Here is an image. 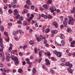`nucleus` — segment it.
<instances>
[{
  "label": "nucleus",
  "mask_w": 75,
  "mask_h": 75,
  "mask_svg": "<svg viewBox=\"0 0 75 75\" xmlns=\"http://www.w3.org/2000/svg\"><path fill=\"white\" fill-rule=\"evenodd\" d=\"M68 18L69 19L68 22V24H69L73 25V24H74V18L70 16H68Z\"/></svg>",
  "instance_id": "f257e3e1"
},
{
  "label": "nucleus",
  "mask_w": 75,
  "mask_h": 75,
  "mask_svg": "<svg viewBox=\"0 0 75 75\" xmlns=\"http://www.w3.org/2000/svg\"><path fill=\"white\" fill-rule=\"evenodd\" d=\"M18 59L16 57H14V59L13 60L15 61V64L16 65H18V64L19 63V62Z\"/></svg>",
  "instance_id": "f03ea898"
},
{
  "label": "nucleus",
  "mask_w": 75,
  "mask_h": 75,
  "mask_svg": "<svg viewBox=\"0 0 75 75\" xmlns=\"http://www.w3.org/2000/svg\"><path fill=\"white\" fill-rule=\"evenodd\" d=\"M67 21H68V18H65L64 20L63 21V24H64L65 27H66L67 25Z\"/></svg>",
  "instance_id": "7ed1b4c3"
},
{
  "label": "nucleus",
  "mask_w": 75,
  "mask_h": 75,
  "mask_svg": "<svg viewBox=\"0 0 75 75\" xmlns=\"http://www.w3.org/2000/svg\"><path fill=\"white\" fill-rule=\"evenodd\" d=\"M3 40L2 38H0V45L1 48L2 49L4 48L3 46Z\"/></svg>",
  "instance_id": "20e7f679"
},
{
  "label": "nucleus",
  "mask_w": 75,
  "mask_h": 75,
  "mask_svg": "<svg viewBox=\"0 0 75 75\" xmlns=\"http://www.w3.org/2000/svg\"><path fill=\"white\" fill-rule=\"evenodd\" d=\"M62 54V53L61 52H58L57 53V57H61V54Z\"/></svg>",
  "instance_id": "39448f33"
},
{
  "label": "nucleus",
  "mask_w": 75,
  "mask_h": 75,
  "mask_svg": "<svg viewBox=\"0 0 75 75\" xmlns=\"http://www.w3.org/2000/svg\"><path fill=\"white\" fill-rule=\"evenodd\" d=\"M14 12V13H13L14 15H17L18 14V10L17 9H15Z\"/></svg>",
  "instance_id": "423d86ee"
},
{
  "label": "nucleus",
  "mask_w": 75,
  "mask_h": 75,
  "mask_svg": "<svg viewBox=\"0 0 75 75\" xmlns=\"http://www.w3.org/2000/svg\"><path fill=\"white\" fill-rule=\"evenodd\" d=\"M45 62H47L45 64L46 65H50V63L49 62V60L48 59H47L45 60Z\"/></svg>",
  "instance_id": "0eeeda50"
},
{
  "label": "nucleus",
  "mask_w": 75,
  "mask_h": 75,
  "mask_svg": "<svg viewBox=\"0 0 75 75\" xmlns=\"http://www.w3.org/2000/svg\"><path fill=\"white\" fill-rule=\"evenodd\" d=\"M51 33H53V34H57V33H58V31L57 30H52L51 31Z\"/></svg>",
  "instance_id": "6e6552de"
},
{
  "label": "nucleus",
  "mask_w": 75,
  "mask_h": 75,
  "mask_svg": "<svg viewBox=\"0 0 75 75\" xmlns=\"http://www.w3.org/2000/svg\"><path fill=\"white\" fill-rule=\"evenodd\" d=\"M53 25H55L56 28H58V24H57V23L56 22H53Z\"/></svg>",
  "instance_id": "1a4fd4ad"
},
{
  "label": "nucleus",
  "mask_w": 75,
  "mask_h": 75,
  "mask_svg": "<svg viewBox=\"0 0 75 75\" xmlns=\"http://www.w3.org/2000/svg\"><path fill=\"white\" fill-rule=\"evenodd\" d=\"M0 27L1 31L2 32H4V27H3V26H1Z\"/></svg>",
  "instance_id": "9d476101"
},
{
  "label": "nucleus",
  "mask_w": 75,
  "mask_h": 75,
  "mask_svg": "<svg viewBox=\"0 0 75 75\" xmlns=\"http://www.w3.org/2000/svg\"><path fill=\"white\" fill-rule=\"evenodd\" d=\"M8 57H9L10 58H11L12 60L14 59V58H13V57H14V56H13V55H12V54H11V55H9Z\"/></svg>",
  "instance_id": "9b49d317"
},
{
  "label": "nucleus",
  "mask_w": 75,
  "mask_h": 75,
  "mask_svg": "<svg viewBox=\"0 0 75 75\" xmlns=\"http://www.w3.org/2000/svg\"><path fill=\"white\" fill-rule=\"evenodd\" d=\"M11 6L12 7H13V8H16V4H15V3L14 2H12L11 3Z\"/></svg>",
  "instance_id": "f8f14e48"
},
{
  "label": "nucleus",
  "mask_w": 75,
  "mask_h": 75,
  "mask_svg": "<svg viewBox=\"0 0 75 75\" xmlns=\"http://www.w3.org/2000/svg\"><path fill=\"white\" fill-rule=\"evenodd\" d=\"M54 8L55 9L54 11H56V8H55V7H51L50 8V10H54Z\"/></svg>",
  "instance_id": "ddd939ff"
},
{
  "label": "nucleus",
  "mask_w": 75,
  "mask_h": 75,
  "mask_svg": "<svg viewBox=\"0 0 75 75\" xmlns=\"http://www.w3.org/2000/svg\"><path fill=\"white\" fill-rule=\"evenodd\" d=\"M50 31V29L49 28H47L45 30V32L46 33H48Z\"/></svg>",
  "instance_id": "4468645a"
},
{
  "label": "nucleus",
  "mask_w": 75,
  "mask_h": 75,
  "mask_svg": "<svg viewBox=\"0 0 75 75\" xmlns=\"http://www.w3.org/2000/svg\"><path fill=\"white\" fill-rule=\"evenodd\" d=\"M52 2V1L51 0H48L47 2V4H51Z\"/></svg>",
  "instance_id": "2eb2a0df"
},
{
  "label": "nucleus",
  "mask_w": 75,
  "mask_h": 75,
  "mask_svg": "<svg viewBox=\"0 0 75 75\" xmlns=\"http://www.w3.org/2000/svg\"><path fill=\"white\" fill-rule=\"evenodd\" d=\"M26 4H29V5H31V1L30 0H28L26 2Z\"/></svg>",
  "instance_id": "dca6fc26"
},
{
  "label": "nucleus",
  "mask_w": 75,
  "mask_h": 75,
  "mask_svg": "<svg viewBox=\"0 0 75 75\" xmlns=\"http://www.w3.org/2000/svg\"><path fill=\"white\" fill-rule=\"evenodd\" d=\"M50 71L52 74H55V71L52 69H50Z\"/></svg>",
  "instance_id": "f3484780"
},
{
  "label": "nucleus",
  "mask_w": 75,
  "mask_h": 75,
  "mask_svg": "<svg viewBox=\"0 0 75 75\" xmlns=\"http://www.w3.org/2000/svg\"><path fill=\"white\" fill-rule=\"evenodd\" d=\"M71 12L72 13H75V7H74L73 10H71Z\"/></svg>",
  "instance_id": "a211bd4d"
},
{
  "label": "nucleus",
  "mask_w": 75,
  "mask_h": 75,
  "mask_svg": "<svg viewBox=\"0 0 75 75\" xmlns=\"http://www.w3.org/2000/svg\"><path fill=\"white\" fill-rule=\"evenodd\" d=\"M67 70L70 74H72V72H71V68L70 67L68 68Z\"/></svg>",
  "instance_id": "6ab92c4d"
},
{
  "label": "nucleus",
  "mask_w": 75,
  "mask_h": 75,
  "mask_svg": "<svg viewBox=\"0 0 75 75\" xmlns=\"http://www.w3.org/2000/svg\"><path fill=\"white\" fill-rule=\"evenodd\" d=\"M43 7L45 8V9H46V10H47L48 9V8L47 7V5L46 4H44V5H43Z\"/></svg>",
  "instance_id": "aec40b11"
},
{
  "label": "nucleus",
  "mask_w": 75,
  "mask_h": 75,
  "mask_svg": "<svg viewBox=\"0 0 75 75\" xmlns=\"http://www.w3.org/2000/svg\"><path fill=\"white\" fill-rule=\"evenodd\" d=\"M60 38H61V39H64V38H65V36L64 35L62 34H61Z\"/></svg>",
  "instance_id": "412c9836"
},
{
  "label": "nucleus",
  "mask_w": 75,
  "mask_h": 75,
  "mask_svg": "<svg viewBox=\"0 0 75 75\" xmlns=\"http://www.w3.org/2000/svg\"><path fill=\"white\" fill-rule=\"evenodd\" d=\"M67 33H69L71 32V29L69 28L67 29Z\"/></svg>",
  "instance_id": "4be33fe9"
},
{
  "label": "nucleus",
  "mask_w": 75,
  "mask_h": 75,
  "mask_svg": "<svg viewBox=\"0 0 75 75\" xmlns=\"http://www.w3.org/2000/svg\"><path fill=\"white\" fill-rule=\"evenodd\" d=\"M29 43L31 45H33V44H34V42L33 41L31 40L30 41Z\"/></svg>",
  "instance_id": "5701e85b"
},
{
  "label": "nucleus",
  "mask_w": 75,
  "mask_h": 75,
  "mask_svg": "<svg viewBox=\"0 0 75 75\" xmlns=\"http://www.w3.org/2000/svg\"><path fill=\"white\" fill-rule=\"evenodd\" d=\"M10 58L8 56H7L6 57V60L7 61H10Z\"/></svg>",
  "instance_id": "b1692460"
},
{
  "label": "nucleus",
  "mask_w": 75,
  "mask_h": 75,
  "mask_svg": "<svg viewBox=\"0 0 75 75\" xmlns=\"http://www.w3.org/2000/svg\"><path fill=\"white\" fill-rule=\"evenodd\" d=\"M47 55H48V57H50V56H51V53H50V52L47 51Z\"/></svg>",
  "instance_id": "393cba45"
},
{
  "label": "nucleus",
  "mask_w": 75,
  "mask_h": 75,
  "mask_svg": "<svg viewBox=\"0 0 75 75\" xmlns=\"http://www.w3.org/2000/svg\"><path fill=\"white\" fill-rule=\"evenodd\" d=\"M33 73H36V69H35V68H34L33 69Z\"/></svg>",
  "instance_id": "a878e982"
},
{
  "label": "nucleus",
  "mask_w": 75,
  "mask_h": 75,
  "mask_svg": "<svg viewBox=\"0 0 75 75\" xmlns=\"http://www.w3.org/2000/svg\"><path fill=\"white\" fill-rule=\"evenodd\" d=\"M36 23V21H34L33 20H32L31 22V24H34V23Z\"/></svg>",
  "instance_id": "bb28decb"
},
{
  "label": "nucleus",
  "mask_w": 75,
  "mask_h": 75,
  "mask_svg": "<svg viewBox=\"0 0 75 75\" xmlns=\"http://www.w3.org/2000/svg\"><path fill=\"white\" fill-rule=\"evenodd\" d=\"M4 52H2L1 53H0V57H1V56H3V57H4Z\"/></svg>",
  "instance_id": "cd10ccee"
},
{
  "label": "nucleus",
  "mask_w": 75,
  "mask_h": 75,
  "mask_svg": "<svg viewBox=\"0 0 75 75\" xmlns=\"http://www.w3.org/2000/svg\"><path fill=\"white\" fill-rule=\"evenodd\" d=\"M18 72L19 73H22L23 72V70L21 69H19L18 70Z\"/></svg>",
  "instance_id": "c85d7f7f"
},
{
  "label": "nucleus",
  "mask_w": 75,
  "mask_h": 75,
  "mask_svg": "<svg viewBox=\"0 0 75 75\" xmlns=\"http://www.w3.org/2000/svg\"><path fill=\"white\" fill-rule=\"evenodd\" d=\"M27 63L29 65L30 67H31V64H32V63L30 62L29 61H27Z\"/></svg>",
  "instance_id": "c756f323"
},
{
  "label": "nucleus",
  "mask_w": 75,
  "mask_h": 75,
  "mask_svg": "<svg viewBox=\"0 0 75 75\" xmlns=\"http://www.w3.org/2000/svg\"><path fill=\"white\" fill-rule=\"evenodd\" d=\"M4 34L5 35H6V37H8V33L7 32H4Z\"/></svg>",
  "instance_id": "7c9ffc66"
},
{
  "label": "nucleus",
  "mask_w": 75,
  "mask_h": 75,
  "mask_svg": "<svg viewBox=\"0 0 75 75\" xmlns=\"http://www.w3.org/2000/svg\"><path fill=\"white\" fill-rule=\"evenodd\" d=\"M8 54L9 55H11V54H12V52H11V51H10V50H8Z\"/></svg>",
  "instance_id": "2f4dec72"
},
{
  "label": "nucleus",
  "mask_w": 75,
  "mask_h": 75,
  "mask_svg": "<svg viewBox=\"0 0 75 75\" xmlns=\"http://www.w3.org/2000/svg\"><path fill=\"white\" fill-rule=\"evenodd\" d=\"M0 70L1 71H4V72H6V70H5V69H3L2 68H1L0 69Z\"/></svg>",
  "instance_id": "473e14b6"
},
{
  "label": "nucleus",
  "mask_w": 75,
  "mask_h": 75,
  "mask_svg": "<svg viewBox=\"0 0 75 75\" xmlns=\"http://www.w3.org/2000/svg\"><path fill=\"white\" fill-rule=\"evenodd\" d=\"M14 38L16 41H18V38L17 37H14Z\"/></svg>",
  "instance_id": "72a5a7b5"
},
{
  "label": "nucleus",
  "mask_w": 75,
  "mask_h": 75,
  "mask_svg": "<svg viewBox=\"0 0 75 75\" xmlns=\"http://www.w3.org/2000/svg\"><path fill=\"white\" fill-rule=\"evenodd\" d=\"M61 61L64 62H65V59L62 58L61 59Z\"/></svg>",
  "instance_id": "f704fd0d"
},
{
  "label": "nucleus",
  "mask_w": 75,
  "mask_h": 75,
  "mask_svg": "<svg viewBox=\"0 0 75 75\" xmlns=\"http://www.w3.org/2000/svg\"><path fill=\"white\" fill-rule=\"evenodd\" d=\"M32 19V17H30L28 19H27V21H31V20Z\"/></svg>",
  "instance_id": "c9c22d12"
},
{
  "label": "nucleus",
  "mask_w": 75,
  "mask_h": 75,
  "mask_svg": "<svg viewBox=\"0 0 75 75\" xmlns=\"http://www.w3.org/2000/svg\"><path fill=\"white\" fill-rule=\"evenodd\" d=\"M24 8H29V6H27V5L25 4L24 6Z\"/></svg>",
  "instance_id": "e433bc0d"
},
{
  "label": "nucleus",
  "mask_w": 75,
  "mask_h": 75,
  "mask_svg": "<svg viewBox=\"0 0 75 75\" xmlns=\"http://www.w3.org/2000/svg\"><path fill=\"white\" fill-rule=\"evenodd\" d=\"M23 11L24 13H28V10L27 9H24L23 10Z\"/></svg>",
  "instance_id": "4c0bfd02"
},
{
  "label": "nucleus",
  "mask_w": 75,
  "mask_h": 75,
  "mask_svg": "<svg viewBox=\"0 0 75 75\" xmlns=\"http://www.w3.org/2000/svg\"><path fill=\"white\" fill-rule=\"evenodd\" d=\"M35 53H36V54H37L38 53V52L37 51V49L36 48H35Z\"/></svg>",
  "instance_id": "58836bf2"
},
{
  "label": "nucleus",
  "mask_w": 75,
  "mask_h": 75,
  "mask_svg": "<svg viewBox=\"0 0 75 75\" xmlns=\"http://www.w3.org/2000/svg\"><path fill=\"white\" fill-rule=\"evenodd\" d=\"M70 63H69V62H67L66 63L65 65H66V66H68H68H69V64Z\"/></svg>",
  "instance_id": "ea45409f"
},
{
  "label": "nucleus",
  "mask_w": 75,
  "mask_h": 75,
  "mask_svg": "<svg viewBox=\"0 0 75 75\" xmlns=\"http://www.w3.org/2000/svg\"><path fill=\"white\" fill-rule=\"evenodd\" d=\"M48 18H50V19H51V18H52V16L50 15H48Z\"/></svg>",
  "instance_id": "a19ab883"
},
{
  "label": "nucleus",
  "mask_w": 75,
  "mask_h": 75,
  "mask_svg": "<svg viewBox=\"0 0 75 75\" xmlns=\"http://www.w3.org/2000/svg\"><path fill=\"white\" fill-rule=\"evenodd\" d=\"M8 13H9V14H12V13H13V11L11 10V9H9L8 10Z\"/></svg>",
  "instance_id": "79ce46f5"
},
{
  "label": "nucleus",
  "mask_w": 75,
  "mask_h": 75,
  "mask_svg": "<svg viewBox=\"0 0 75 75\" xmlns=\"http://www.w3.org/2000/svg\"><path fill=\"white\" fill-rule=\"evenodd\" d=\"M23 24L24 25H27V22L26 21H24L23 22Z\"/></svg>",
  "instance_id": "37998d69"
},
{
  "label": "nucleus",
  "mask_w": 75,
  "mask_h": 75,
  "mask_svg": "<svg viewBox=\"0 0 75 75\" xmlns=\"http://www.w3.org/2000/svg\"><path fill=\"white\" fill-rule=\"evenodd\" d=\"M68 67H69L70 68L72 67V64L71 63L69 64Z\"/></svg>",
  "instance_id": "c03bdc74"
},
{
  "label": "nucleus",
  "mask_w": 75,
  "mask_h": 75,
  "mask_svg": "<svg viewBox=\"0 0 75 75\" xmlns=\"http://www.w3.org/2000/svg\"><path fill=\"white\" fill-rule=\"evenodd\" d=\"M31 8L32 10H34L35 8V6H34V5H32L31 6Z\"/></svg>",
  "instance_id": "a18cd8bd"
},
{
  "label": "nucleus",
  "mask_w": 75,
  "mask_h": 75,
  "mask_svg": "<svg viewBox=\"0 0 75 75\" xmlns=\"http://www.w3.org/2000/svg\"><path fill=\"white\" fill-rule=\"evenodd\" d=\"M39 55L40 57H41L42 56V53H41V52H39Z\"/></svg>",
  "instance_id": "49530a36"
},
{
  "label": "nucleus",
  "mask_w": 75,
  "mask_h": 75,
  "mask_svg": "<svg viewBox=\"0 0 75 75\" xmlns=\"http://www.w3.org/2000/svg\"><path fill=\"white\" fill-rule=\"evenodd\" d=\"M36 39L38 42H40V41H41V40L39 38V37H37Z\"/></svg>",
  "instance_id": "de8ad7c7"
},
{
  "label": "nucleus",
  "mask_w": 75,
  "mask_h": 75,
  "mask_svg": "<svg viewBox=\"0 0 75 75\" xmlns=\"http://www.w3.org/2000/svg\"><path fill=\"white\" fill-rule=\"evenodd\" d=\"M42 67L43 69H45V65L44 64L42 65Z\"/></svg>",
  "instance_id": "09e8293b"
},
{
  "label": "nucleus",
  "mask_w": 75,
  "mask_h": 75,
  "mask_svg": "<svg viewBox=\"0 0 75 75\" xmlns=\"http://www.w3.org/2000/svg\"><path fill=\"white\" fill-rule=\"evenodd\" d=\"M20 15H18L16 16V18H18L20 17Z\"/></svg>",
  "instance_id": "8fccbe9b"
},
{
  "label": "nucleus",
  "mask_w": 75,
  "mask_h": 75,
  "mask_svg": "<svg viewBox=\"0 0 75 75\" xmlns=\"http://www.w3.org/2000/svg\"><path fill=\"white\" fill-rule=\"evenodd\" d=\"M19 19L20 20H23V17L22 16H21L19 17Z\"/></svg>",
  "instance_id": "3c124183"
},
{
  "label": "nucleus",
  "mask_w": 75,
  "mask_h": 75,
  "mask_svg": "<svg viewBox=\"0 0 75 75\" xmlns=\"http://www.w3.org/2000/svg\"><path fill=\"white\" fill-rule=\"evenodd\" d=\"M39 9H40V10H41V11H43V10H44V8H43L41 7H40Z\"/></svg>",
  "instance_id": "603ef678"
},
{
  "label": "nucleus",
  "mask_w": 75,
  "mask_h": 75,
  "mask_svg": "<svg viewBox=\"0 0 75 75\" xmlns=\"http://www.w3.org/2000/svg\"><path fill=\"white\" fill-rule=\"evenodd\" d=\"M27 47V45H24L23 47V49L24 50H25V48H26V47Z\"/></svg>",
  "instance_id": "864d4df0"
},
{
  "label": "nucleus",
  "mask_w": 75,
  "mask_h": 75,
  "mask_svg": "<svg viewBox=\"0 0 75 75\" xmlns=\"http://www.w3.org/2000/svg\"><path fill=\"white\" fill-rule=\"evenodd\" d=\"M16 31H13V34L14 36H15V35H16Z\"/></svg>",
  "instance_id": "5fc2aeb1"
},
{
  "label": "nucleus",
  "mask_w": 75,
  "mask_h": 75,
  "mask_svg": "<svg viewBox=\"0 0 75 75\" xmlns=\"http://www.w3.org/2000/svg\"><path fill=\"white\" fill-rule=\"evenodd\" d=\"M4 57L2 58V61H4L5 60V57L3 56Z\"/></svg>",
  "instance_id": "6e6d98bb"
},
{
  "label": "nucleus",
  "mask_w": 75,
  "mask_h": 75,
  "mask_svg": "<svg viewBox=\"0 0 75 75\" xmlns=\"http://www.w3.org/2000/svg\"><path fill=\"white\" fill-rule=\"evenodd\" d=\"M19 54L20 56H22L23 55V54L21 53V52H19Z\"/></svg>",
  "instance_id": "4d7b16f0"
},
{
  "label": "nucleus",
  "mask_w": 75,
  "mask_h": 75,
  "mask_svg": "<svg viewBox=\"0 0 75 75\" xmlns=\"http://www.w3.org/2000/svg\"><path fill=\"white\" fill-rule=\"evenodd\" d=\"M17 23L19 24H21V22L20 20H18L17 22Z\"/></svg>",
  "instance_id": "13d9d810"
},
{
  "label": "nucleus",
  "mask_w": 75,
  "mask_h": 75,
  "mask_svg": "<svg viewBox=\"0 0 75 75\" xmlns=\"http://www.w3.org/2000/svg\"><path fill=\"white\" fill-rule=\"evenodd\" d=\"M25 61H24L23 62V65H25Z\"/></svg>",
  "instance_id": "bf43d9fd"
},
{
  "label": "nucleus",
  "mask_w": 75,
  "mask_h": 75,
  "mask_svg": "<svg viewBox=\"0 0 75 75\" xmlns=\"http://www.w3.org/2000/svg\"><path fill=\"white\" fill-rule=\"evenodd\" d=\"M41 61H42V58L39 59V63H40Z\"/></svg>",
  "instance_id": "052dcab7"
},
{
  "label": "nucleus",
  "mask_w": 75,
  "mask_h": 75,
  "mask_svg": "<svg viewBox=\"0 0 75 75\" xmlns=\"http://www.w3.org/2000/svg\"><path fill=\"white\" fill-rule=\"evenodd\" d=\"M0 14H3V11H2L1 9H0Z\"/></svg>",
  "instance_id": "680f3d73"
},
{
  "label": "nucleus",
  "mask_w": 75,
  "mask_h": 75,
  "mask_svg": "<svg viewBox=\"0 0 75 75\" xmlns=\"http://www.w3.org/2000/svg\"><path fill=\"white\" fill-rule=\"evenodd\" d=\"M30 59H33V58H34V57L32 56H30Z\"/></svg>",
  "instance_id": "e2e57ef3"
},
{
  "label": "nucleus",
  "mask_w": 75,
  "mask_h": 75,
  "mask_svg": "<svg viewBox=\"0 0 75 75\" xmlns=\"http://www.w3.org/2000/svg\"><path fill=\"white\" fill-rule=\"evenodd\" d=\"M40 39L41 40H42V39H43V36H42V35H40Z\"/></svg>",
  "instance_id": "0e129e2a"
},
{
  "label": "nucleus",
  "mask_w": 75,
  "mask_h": 75,
  "mask_svg": "<svg viewBox=\"0 0 75 75\" xmlns=\"http://www.w3.org/2000/svg\"><path fill=\"white\" fill-rule=\"evenodd\" d=\"M57 51L56 50H54V54H57Z\"/></svg>",
  "instance_id": "69168bd1"
},
{
  "label": "nucleus",
  "mask_w": 75,
  "mask_h": 75,
  "mask_svg": "<svg viewBox=\"0 0 75 75\" xmlns=\"http://www.w3.org/2000/svg\"><path fill=\"white\" fill-rule=\"evenodd\" d=\"M33 32V29H30L29 30V32L30 33H32Z\"/></svg>",
  "instance_id": "338daca9"
},
{
  "label": "nucleus",
  "mask_w": 75,
  "mask_h": 75,
  "mask_svg": "<svg viewBox=\"0 0 75 75\" xmlns=\"http://www.w3.org/2000/svg\"><path fill=\"white\" fill-rule=\"evenodd\" d=\"M3 67V65L2 63L0 64V67Z\"/></svg>",
  "instance_id": "774afa93"
}]
</instances>
